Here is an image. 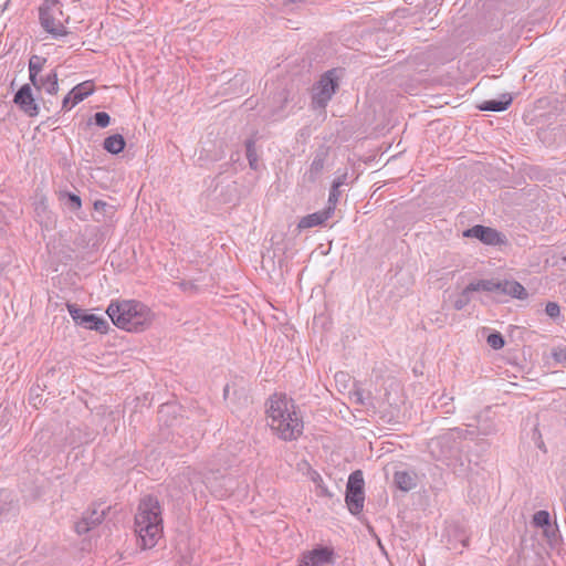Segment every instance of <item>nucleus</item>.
Wrapping results in <instances>:
<instances>
[{"instance_id":"nucleus-1","label":"nucleus","mask_w":566,"mask_h":566,"mask_svg":"<svg viewBox=\"0 0 566 566\" xmlns=\"http://www.w3.org/2000/svg\"><path fill=\"white\" fill-rule=\"evenodd\" d=\"M464 431L454 428L428 442L431 457L446 464L457 476L464 478L470 471V460L463 454Z\"/></svg>"},{"instance_id":"nucleus-2","label":"nucleus","mask_w":566,"mask_h":566,"mask_svg":"<svg viewBox=\"0 0 566 566\" xmlns=\"http://www.w3.org/2000/svg\"><path fill=\"white\" fill-rule=\"evenodd\" d=\"M163 509L154 495L140 499L135 514L137 545L142 549L153 548L163 534Z\"/></svg>"},{"instance_id":"nucleus-3","label":"nucleus","mask_w":566,"mask_h":566,"mask_svg":"<svg viewBox=\"0 0 566 566\" xmlns=\"http://www.w3.org/2000/svg\"><path fill=\"white\" fill-rule=\"evenodd\" d=\"M271 428L285 441L296 440L303 433V418L294 400L285 395L273 397L266 410Z\"/></svg>"},{"instance_id":"nucleus-4","label":"nucleus","mask_w":566,"mask_h":566,"mask_svg":"<svg viewBox=\"0 0 566 566\" xmlns=\"http://www.w3.org/2000/svg\"><path fill=\"white\" fill-rule=\"evenodd\" d=\"M107 315L113 324L127 332H142L150 324V310L137 301L112 302Z\"/></svg>"},{"instance_id":"nucleus-5","label":"nucleus","mask_w":566,"mask_h":566,"mask_svg":"<svg viewBox=\"0 0 566 566\" xmlns=\"http://www.w3.org/2000/svg\"><path fill=\"white\" fill-rule=\"evenodd\" d=\"M345 502L353 515L363 512L365 502V481L361 470L353 471L346 484Z\"/></svg>"},{"instance_id":"nucleus-6","label":"nucleus","mask_w":566,"mask_h":566,"mask_svg":"<svg viewBox=\"0 0 566 566\" xmlns=\"http://www.w3.org/2000/svg\"><path fill=\"white\" fill-rule=\"evenodd\" d=\"M338 81L339 77L336 69H332L321 76L313 88L312 104L315 108L326 107L339 87Z\"/></svg>"},{"instance_id":"nucleus-7","label":"nucleus","mask_w":566,"mask_h":566,"mask_svg":"<svg viewBox=\"0 0 566 566\" xmlns=\"http://www.w3.org/2000/svg\"><path fill=\"white\" fill-rule=\"evenodd\" d=\"M462 237L476 239L481 243L491 247L501 248L509 245V239L503 232L483 224H475L471 228L465 229L462 232Z\"/></svg>"},{"instance_id":"nucleus-8","label":"nucleus","mask_w":566,"mask_h":566,"mask_svg":"<svg viewBox=\"0 0 566 566\" xmlns=\"http://www.w3.org/2000/svg\"><path fill=\"white\" fill-rule=\"evenodd\" d=\"M336 554L333 547L316 545L311 551H305L298 558V566H329L335 564Z\"/></svg>"},{"instance_id":"nucleus-9","label":"nucleus","mask_w":566,"mask_h":566,"mask_svg":"<svg viewBox=\"0 0 566 566\" xmlns=\"http://www.w3.org/2000/svg\"><path fill=\"white\" fill-rule=\"evenodd\" d=\"M67 310L75 324L99 333L108 331L109 324L105 318L78 308L75 304H67Z\"/></svg>"},{"instance_id":"nucleus-10","label":"nucleus","mask_w":566,"mask_h":566,"mask_svg":"<svg viewBox=\"0 0 566 566\" xmlns=\"http://www.w3.org/2000/svg\"><path fill=\"white\" fill-rule=\"evenodd\" d=\"M329 151L331 147L325 144L319 145L315 149L310 169L303 176L304 181L315 184L319 179L329 157Z\"/></svg>"},{"instance_id":"nucleus-11","label":"nucleus","mask_w":566,"mask_h":566,"mask_svg":"<svg viewBox=\"0 0 566 566\" xmlns=\"http://www.w3.org/2000/svg\"><path fill=\"white\" fill-rule=\"evenodd\" d=\"M13 103L28 116L35 117L39 115L40 106L35 102L30 84H23L14 94Z\"/></svg>"},{"instance_id":"nucleus-12","label":"nucleus","mask_w":566,"mask_h":566,"mask_svg":"<svg viewBox=\"0 0 566 566\" xmlns=\"http://www.w3.org/2000/svg\"><path fill=\"white\" fill-rule=\"evenodd\" d=\"M48 3L49 0H46L45 3L39 9V19L41 25L46 32H49L55 38L61 35H67L69 31L65 29V27L61 22L55 23V19L51 14Z\"/></svg>"},{"instance_id":"nucleus-13","label":"nucleus","mask_w":566,"mask_h":566,"mask_svg":"<svg viewBox=\"0 0 566 566\" xmlns=\"http://www.w3.org/2000/svg\"><path fill=\"white\" fill-rule=\"evenodd\" d=\"M94 92V85L86 81L74 86L62 101V109L69 111Z\"/></svg>"},{"instance_id":"nucleus-14","label":"nucleus","mask_w":566,"mask_h":566,"mask_svg":"<svg viewBox=\"0 0 566 566\" xmlns=\"http://www.w3.org/2000/svg\"><path fill=\"white\" fill-rule=\"evenodd\" d=\"M105 518V510L94 507L92 511L85 513L83 517L75 523V532L78 535L88 533L92 528L99 525Z\"/></svg>"},{"instance_id":"nucleus-15","label":"nucleus","mask_w":566,"mask_h":566,"mask_svg":"<svg viewBox=\"0 0 566 566\" xmlns=\"http://www.w3.org/2000/svg\"><path fill=\"white\" fill-rule=\"evenodd\" d=\"M333 216L332 208H324L323 210L303 217L298 222V228L308 229L316 226H322Z\"/></svg>"},{"instance_id":"nucleus-16","label":"nucleus","mask_w":566,"mask_h":566,"mask_svg":"<svg viewBox=\"0 0 566 566\" xmlns=\"http://www.w3.org/2000/svg\"><path fill=\"white\" fill-rule=\"evenodd\" d=\"M418 475L413 471H396L394 474L395 485L403 492H409L417 486Z\"/></svg>"},{"instance_id":"nucleus-17","label":"nucleus","mask_w":566,"mask_h":566,"mask_svg":"<svg viewBox=\"0 0 566 566\" xmlns=\"http://www.w3.org/2000/svg\"><path fill=\"white\" fill-rule=\"evenodd\" d=\"M513 102L510 93L502 94L500 99H488L478 105L482 112H503L506 111Z\"/></svg>"},{"instance_id":"nucleus-18","label":"nucleus","mask_w":566,"mask_h":566,"mask_svg":"<svg viewBox=\"0 0 566 566\" xmlns=\"http://www.w3.org/2000/svg\"><path fill=\"white\" fill-rule=\"evenodd\" d=\"M1 499L4 502L3 504H0V522L14 517L19 512L18 502L13 501L11 497V492L2 490Z\"/></svg>"},{"instance_id":"nucleus-19","label":"nucleus","mask_w":566,"mask_h":566,"mask_svg":"<svg viewBox=\"0 0 566 566\" xmlns=\"http://www.w3.org/2000/svg\"><path fill=\"white\" fill-rule=\"evenodd\" d=\"M500 293L517 300H525L528 295L525 287L520 282L510 280L501 281Z\"/></svg>"},{"instance_id":"nucleus-20","label":"nucleus","mask_w":566,"mask_h":566,"mask_svg":"<svg viewBox=\"0 0 566 566\" xmlns=\"http://www.w3.org/2000/svg\"><path fill=\"white\" fill-rule=\"evenodd\" d=\"M125 146L126 140L120 134H113L106 137L103 142V148L112 155L122 153L125 149Z\"/></svg>"},{"instance_id":"nucleus-21","label":"nucleus","mask_w":566,"mask_h":566,"mask_svg":"<svg viewBox=\"0 0 566 566\" xmlns=\"http://www.w3.org/2000/svg\"><path fill=\"white\" fill-rule=\"evenodd\" d=\"M501 281L494 280H480L478 282H471L469 284V290H473L474 292L484 291V292H500Z\"/></svg>"},{"instance_id":"nucleus-22","label":"nucleus","mask_w":566,"mask_h":566,"mask_svg":"<svg viewBox=\"0 0 566 566\" xmlns=\"http://www.w3.org/2000/svg\"><path fill=\"white\" fill-rule=\"evenodd\" d=\"M40 85L41 88H44L46 93L54 95L59 91V83H57V74L55 71H52L44 77L40 78Z\"/></svg>"},{"instance_id":"nucleus-23","label":"nucleus","mask_w":566,"mask_h":566,"mask_svg":"<svg viewBox=\"0 0 566 566\" xmlns=\"http://www.w3.org/2000/svg\"><path fill=\"white\" fill-rule=\"evenodd\" d=\"M473 290H469V284L462 290L458 297L453 302V307L457 311L463 310L471 301V293Z\"/></svg>"},{"instance_id":"nucleus-24","label":"nucleus","mask_w":566,"mask_h":566,"mask_svg":"<svg viewBox=\"0 0 566 566\" xmlns=\"http://www.w3.org/2000/svg\"><path fill=\"white\" fill-rule=\"evenodd\" d=\"M533 525L536 526V527H541V528H545V527H548L551 528V516H549V513L545 510H541V511H537L534 515H533Z\"/></svg>"},{"instance_id":"nucleus-25","label":"nucleus","mask_w":566,"mask_h":566,"mask_svg":"<svg viewBox=\"0 0 566 566\" xmlns=\"http://www.w3.org/2000/svg\"><path fill=\"white\" fill-rule=\"evenodd\" d=\"M486 342L489 346L492 347L493 349H501L505 345L503 335L496 331L489 334Z\"/></svg>"},{"instance_id":"nucleus-26","label":"nucleus","mask_w":566,"mask_h":566,"mask_svg":"<svg viewBox=\"0 0 566 566\" xmlns=\"http://www.w3.org/2000/svg\"><path fill=\"white\" fill-rule=\"evenodd\" d=\"M46 59L36 54L31 55L29 59V71L40 73L43 70Z\"/></svg>"},{"instance_id":"nucleus-27","label":"nucleus","mask_w":566,"mask_h":566,"mask_svg":"<svg viewBox=\"0 0 566 566\" xmlns=\"http://www.w3.org/2000/svg\"><path fill=\"white\" fill-rule=\"evenodd\" d=\"M65 205L69 207L72 211H77L82 207V200L80 196L73 193V192H66L65 193Z\"/></svg>"},{"instance_id":"nucleus-28","label":"nucleus","mask_w":566,"mask_h":566,"mask_svg":"<svg viewBox=\"0 0 566 566\" xmlns=\"http://www.w3.org/2000/svg\"><path fill=\"white\" fill-rule=\"evenodd\" d=\"M340 195H342V192H340L339 188H337L336 186L331 187L326 208H332L333 213L335 212V208L339 200Z\"/></svg>"},{"instance_id":"nucleus-29","label":"nucleus","mask_w":566,"mask_h":566,"mask_svg":"<svg viewBox=\"0 0 566 566\" xmlns=\"http://www.w3.org/2000/svg\"><path fill=\"white\" fill-rule=\"evenodd\" d=\"M94 124L101 128H105L111 124V116L106 112H97L93 116Z\"/></svg>"},{"instance_id":"nucleus-30","label":"nucleus","mask_w":566,"mask_h":566,"mask_svg":"<svg viewBox=\"0 0 566 566\" xmlns=\"http://www.w3.org/2000/svg\"><path fill=\"white\" fill-rule=\"evenodd\" d=\"M244 146H245V155H247V159H251V158H259L258 157V154H256V148H255V140L254 138H248L245 142H244Z\"/></svg>"},{"instance_id":"nucleus-31","label":"nucleus","mask_w":566,"mask_h":566,"mask_svg":"<svg viewBox=\"0 0 566 566\" xmlns=\"http://www.w3.org/2000/svg\"><path fill=\"white\" fill-rule=\"evenodd\" d=\"M545 313L553 319L560 315V306L556 302H548L545 307Z\"/></svg>"},{"instance_id":"nucleus-32","label":"nucleus","mask_w":566,"mask_h":566,"mask_svg":"<svg viewBox=\"0 0 566 566\" xmlns=\"http://www.w3.org/2000/svg\"><path fill=\"white\" fill-rule=\"evenodd\" d=\"M478 430L483 436L492 434L496 431L495 426L493 423H488L485 420H478Z\"/></svg>"},{"instance_id":"nucleus-33","label":"nucleus","mask_w":566,"mask_h":566,"mask_svg":"<svg viewBox=\"0 0 566 566\" xmlns=\"http://www.w3.org/2000/svg\"><path fill=\"white\" fill-rule=\"evenodd\" d=\"M313 481L316 483V486L319 490V496L333 497V493L324 485L321 475L317 474L316 478L313 479Z\"/></svg>"},{"instance_id":"nucleus-34","label":"nucleus","mask_w":566,"mask_h":566,"mask_svg":"<svg viewBox=\"0 0 566 566\" xmlns=\"http://www.w3.org/2000/svg\"><path fill=\"white\" fill-rule=\"evenodd\" d=\"M348 172L347 170L343 174L338 175L332 182V186H336L337 188H340L343 185L347 182Z\"/></svg>"},{"instance_id":"nucleus-35","label":"nucleus","mask_w":566,"mask_h":566,"mask_svg":"<svg viewBox=\"0 0 566 566\" xmlns=\"http://www.w3.org/2000/svg\"><path fill=\"white\" fill-rule=\"evenodd\" d=\"M179 286L185 292L197 291L198 290V286H197V284L193 281H181L179 283Z\"/></svg>"},{"instance_id":"nucleus-36","label":"nucleus","mask_w":566,"mask_h":566,"mask_svg":"<svg viewBox=\"0 0 566 566\" xmlns=\"http://www.w3.org/2000/svg\"><path fill=\"white\" fill-rule=\"evenodd\" d=\"M39 76V73L38 72H32V71H29V78H30V82L31 84L38 90L40 91L41 90V85H40V78L38 77Z\"/></svg>"},{"instance_id":"nucleus-37","label":"nucleus","mask_w":566,"mask_h":566,"mask_svg":"<svg viewBox=\"0 0 566 566\" xmlns=\"http://www.w3.org/2000/svg\"><path fill=\"white\" fill-rule=\"evenodd\" d=\"M554 358L558 363H566V348H560L554 353Z\"/></svg>"},{"instance_id":"nucleus-38","label":"nucleus","mask_w":566,"mask_h":566,"mask_svg":"<svg viewBox=\"0 0 566 566\" xmlns=\"http://www.w3.org/2000/svg\"><path fill=\"white\" fill-rule=\"evenodd\" d=\"M544 530V533L545 535L551 539V538H555L556 537V533H557V528H553L551 526V528L548 527H545L543 528Z\"/></svg>"},{"instance_id":"nucleus-39","label":"nucleus","mask_w":566,"mask_h":566,"mask_svg":"<svg viewBox=\"0 0 566 566\" xmlns=\"http://www.w3.org/2000/svg\"><path fill=\"white\" fill-rule=\"evenodd\" d=\"M108 207V205L105 202V201H102V200H96L94 202V208L95 210L99 211V210H105V208Z\"/></svg>"},{"instance_id":"nucleus-40","label":"nucleus","mask_w":566,"mask_h":566,"mask_svg":"<svg viewBox=\"0 0 566 566\" xmlns=\"http://www.w3.org/2000/svg\"><path fill=\"white\" fill-rule=\"evenodd\" d=\"M249 161V166L252 170H258L259 168V158H251V159H248Z\"/></svg>"},{"instance_id":"nucleus-41","label":"nucleus","mask_w":566,"mask_h":566,"mask_svg":"<svg viewBox=\"0 0 566 566\" xmlns=\"http://www.w3.org/2000/svg\"><path fill=\"white\" fill-rule=\"evenodd\" d=\"M441 407L444 409L443 410L444 413H452L453 412V406L449 401H446V402L441 403Z\"/></svg>"},{"instance_id":"nucleus-42","label":"nucleus","mask_w":566,"mask_h":566,"mask_svg":"<svg viewBox=\"0 0 566 566\" xmlns=\"http://www.w3.org/2000/svg\"><path fill=\"white\" fill-rule=\"evenodd\" d=\"M230 389H231L230 385H226V387L223 388V397L226 400L229 399Z\"/></svg>"},{"instance_id":"nucleus-43","label":"nucleus","mask_w":566,"mask_h":566,"mask_svg":"<svg viewBox=\"0 0 566 566\" xmlns=\"http://www.w3.org/2000/svg\"><path fill=\"white\" fill-rule=\"evenodd\" d=\"M534 557H535V560H536L538 564H541V563L543 562V558H542V556H541V555L535 554V556H534Z\"/></svg>"},{"instance_id":"nucleus-44","label":"nucleus","mask_w":566,"mask_h":566,"mask_svg":"<svg viewBox=\"0 0 566 566\" xmlns=\"http://www.w3.org/2000/svg\"><path fill=\"white\" fill-rule=\"evenodd\" d=\"M537 447H538L539 449H543V448H544V442H543V441H541V442L537 444Z\"/></svg>"},{"instance_id":"nucleus-45","label":"nucleus","mask_w":566,"mask_h":566,"mask_svg":"<svg viewBox=\"0 0 566 566\" xmlns=\"http://www.w3.org/2000/svg\"><path fill=\"white\" fill-rule=\"evenodd\" d=\"M563 261L566 263V255L563 258Z\"/></svg>"},{"instance_id":"nucleus-46","label":"nucleus","mask_w":566,"mask_h":566,"mask_svg":"<svg viewBox=\"0 0 566 566\" xmlns=\"http://www.w3.org/2000/svg\"><path fill=\"white\" fill-rule=\"evenodd\" d=\"M565 107H566V106H565ZM565 107H564V106H562V108H560V109H562V111H564V109H565Z\"/></svg>"}]
</instances>
